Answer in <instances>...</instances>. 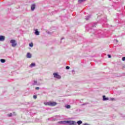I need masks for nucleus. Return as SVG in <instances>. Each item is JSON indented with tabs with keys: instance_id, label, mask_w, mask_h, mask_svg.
<instances>
[{
	"instance_id": "f257e3e1",
	"label": "nucleus",
	"mask_w": 125,
	"mask_h": 125,
	"mask_svg": "<svg viewBox=\"0 0 125 125\" xmlns=\"http://www.w3.org/2000/svg\"><path fill=\"white\" fill-rule=\"evenodd\" d=\"M10 42L12 44V46L13 47H15V46L17 45V43L16 42V41H15V40H11Z\"/></svg>"
},
{
	"instance_id": "f03ea898",
	"label": "nucleus",
	"mask_w": 125,
	"mask_h": 125,
	"mask_svg": "<svg viewBox=\"0 0 125 125\" xmlns=\"http://www.w3.org/2000/svg\"><path fill=\"white\" fill-rule=\"evenodd\" d=\"M65 123H67L70 125H77V123L76 122L73 121H65Z\"/></svg>"
},
{
	"instance_id": "7ed1b4c3",
	"label": "nucleus",
	"mask_w": 125,
	"mask_h": 125,
	"mask_svg": "<svg viewBox=\"0 0 125 125\" xmlns=\"http://www.w3.org/2000/svg\"><path fill=\"white\" fill-rule=\"evenodd\" d=\"M54 78H56V79H61V76L60 75H58V74L56 73H54L53 74Z\"/></svg>"
},
{
	"instance_id": "20e7f679",
	"label": "nucleus",
	"mask_w": 125,
	"mask_h": 125,
	"mask_svg": "<svg viewBox=\"0 0 125 125\" xmlns=\"http://www.w3.org/2000/svg\"><path fill=\"white\" fill-rule=\"evenodd\" d=\"M57 103L54 102H50V106H56Z\"/></svg>"
},
{
	"instance_id": "39448f33",
	"label": "nucleus",
	"mask_w": 125,
	"mask_h": 125,
	"mask_svg": "<svg viewBox=\"0 0 125 125\" xmlns=\"http://www.w3.org/2000/svg\"><path fill=\"white\" fill-rule=\"evenodd\" d=\"M5 38L3 36H0V41L3 42L4 41Z\"/></svg>"
},
{
	"instance_id": "423d86ee",
	"label": "nucleus",
	"mask_w": 125,
	"mask_h": 125,
	"mask_svg": "<svg viewBox=\"0 0 125 125\" xmlns=\"http://www.w3.org/2000/svg\"><path fill=\"white\" fill-rule=\"evenodd\" d=\"M35 8H36V5L33 4L31 5V10L33 11L35 10Z\"/></svg>"
},
{
	"instance_id": "0eeeda50",
	"label": "nucleus",
	"mask_w": 125,
	"mask_h": 125,
	"mask_svg": "<svg viewBox=\"0 0 125 125\" xmlns=\"http://www.w3.org/2000/svg\"><path fill=\"white\" fill-rule=\"evenodd\" d=\"M27 58H31V57H32V55H31L30 53H28L27 54Z\"/></svg>"
},
{
	"instance_id": "6e6552de",
	"label": "nucleus",
	"mask_w": 125,
	"mask_h": 125,
	"mask_svg": "<svg viewBox=\"0 0 125 125\" xmlns=\"http://www.w3.org/2000/svg\"><path fill=\"white\" fill-rule=\"evenodd\" d=\"M44 104L46 106L48 105V106H50V102H44Z\"/></svg>"
},
{
	"instance_id": "1a4fd4ad",
	"label": "nucleus",
	"mask_w": 125,
	"mask_h": 125,
	"mask_svg": "<svg viewBox=\"0 0 125 125\" xmlns=\"http://www.w3.org/2000/svg\"><path fill=\"white\" fill-rule=\"evenodd\" d=\"M103 100L104 101H105L106 100H109V98H106V96H103Z\"/></svg>"
},
{
	"instance_id": "9d476101",
	"label": "nucleus",
	"mask_w": 125,
	"mask_h": 125,
	"mask_svg": "<svg viewBox=\"0 0 125 125\" xmlns=\"http://www.w3.org/2000/svg\"><path fill=\"white\" fill-rule=\"evenodd\" d=\"M35 35H36V36H39V35H40V32H39L38 31V29H36V30H35Z\"/></svg>"
},
{
	"instance_id": "9b49d317",
	"label": "nucleus",
	"mask_w": 125,
	"mask_h": 125,
	"mask_svg": "<svg viewBox=\"0 0 125 125\" xmlns=\"http://www.w3.org/2000/svg\"><path fill=\"white\" fill-rule=\"evenodd\" d=\"M86 0H78V2L79 3H82V2H83V1H85Z\"/></svg>"
},
{
	"instance_id": "f8f14e48",
	"label": "nucleus",
	"mask_w": 125,
	"mask_h": 125,
	"mask_svg": "<svg viewBox=\"0 0 125 125\" xmlns=\"http://www.w3.org/2000/svg\"><path fill=\"white\" fill-rule=\"evenodd\" d=\"M0 62H1V63H4L5 62V60L4 59H0Z\"/></svg>"
},
{
	"instance_id": "ddd939ff",
	"label": "nucleus",
	"mask_w": 125,
	"mask_h": 125,
	"mask_svg": "<svg viewBox=\"0 0 125 125\" xmlns=\"http://www.w3.org/2000/svg\"><path fill=\"white\" fill-rule=\"evenodd\" d=\"M77 124H78V125H80L83 124V122H82V121H79L78 122H77Z\"/></svg>"
},
{
	"instance_id": "4468645a",
	"label": "nucleus",
	"mask_w": 125,
	"mask_h": 125,
	"mask_svg": "<svg viewBox=\"0 0 125 125\" xmlns=\"http://www.w3.org/2000/svg\"><path fill=\"white\" fill-rule=\"evenodd\" d=\"M30 66L31 67H35V66H36V63H31Z\"/></svg>"
},
{
	"instance_id": "2eb2a0df",
	"label": "nucleus",
	"mask_w": 125,
	"mask_h": 125,
	"mask_svg": "<svg viewBox=\"0 0 125 125\" xmlns=\"http://www.w3.org/2000/svg\"><path fill=\"white\" fill-rule=\"evenodd\" d=\"M65 107L67 108V109H70V108H71V106H70V105H67L65 106Z\"/></svg>"
},
{
	"instance_id": "dca6fc26",
	"label": "nucleus",
	"mask_w": 125,
	"mask_h": 125,
	"mask_svg": "<svg viewBox=\"0 0 125 125\" xmlns=\"http://www.w3.org/2000/svg\"><path fill=\"white\" fill-rule=\"evenodd\" d=\"M29 46H30V47H33V46H34V44H33V43H30Z\"/></svg>"
},
{
	"instance_id": "f3484780",
	"label": "nucleus",
	"mask_w": 125,
	"mask_h": 125,
	"mask_svg": "<svg viewBox=\"0 0 125 125\" xmlns=\"http://www.w3.org/2000/svg\"><path fill=\"white\" fill-rule=\"evenodd\" d=\"M12 116V113H9V114H8V117H11Z\"/></svg>"
},
{
	"instance_id": "a211bd4d",
	"label": "nucleus",
	"mask_w": 125,
	"mask_h": 125,
	"mask_svg": "<svg viewBox=\"0 0 125 125\" xmlns=\"http://www.w3.org/2000/svg\"><path fill=\"white\" fill-rule=\"evenodd\" d=\"M123 61H125V57L122 58Z\"/></svg>"
},
{
	"instance_id": "6ab92c4d",
	"label": "nucleus",
	"mask_w": 125,
	"mask_h": 125,
	"mask_svg": "<svg viewBox=\"0 0 125 125\" xmlns=\"http://www.w3.org/2000/svg\"><path fill=\"white\" fill-rule=\"evenodd\" d=\"M69 69H70V67H69V66H66V70H69Z\"/></svg>"
},
{
	"instance_id": "aec40b11",
	"label": "nucleus",
	"mask_w": 125,
	"mask_h": 125,
	"mask_svg": "<svg viewBox=\"0 0 125 125\" xmlns=\"http://www.w3.org/2000/svg\"><path fill=\"white\" fill-rule=\"evenodd\" d=\"M33 97H34V99H37V96L34 95V96H33Z\"/></svg>"
},
{
	"instance_id": "412c9836",
	"label": "nucleus",
	"mask_w": 125,
	"mask_h": 125,
	"mask_svg": "<svg viewBox=\"0 0 125 125\" xmlns=\"http://www.w3.org/2000/svg\"><path fill=\"white\" fill-rule=\"evenodd\" d=\"M35 88H36V89H37V90H39V89H40V87H36Z\"/></svg>"
},
{
	"instance_id": "4be33fe9",
	"label": "nucleus",
	"mask_w": 125,
	"mask_h": 125,
	"mask_svg": "<svg viewBox=\"0 0 125 125\" xmlns=\"http://www.w3.org/2000/svg\"><path fill=\"white\" fill-rule=\"evenodd\" d=\"M34 84H37V81H34Z\"/></svg>"
},
{
	"instance_id": "5701e85b",
	"label": "nucleus",
	"mask_w": 125,
	"mask_h": 125,
	"mask_svg": "<svg viewBox=\"0 0 125 125\" xmlns=\"http://www.w3.org/2000/svg\"><path fill=\"white\" fill-rule=\"evenodd\" d=\"M108 58H111V55H108Z\"/></svg>"
},
{
	"instance_id": "b1692460",
	"label": "nucleus",
	"mask_w": 125,
	"mask_h": 125,
	"mask_svg": "<svg viewBox=\"0 0 125 125\" xmlns=\"http://www.w3.org/2000/svg\"><path fill=\"white\" fill-rule=\"evenodd\" d=\"M84 125H87V124H84Z\"/></svg>"
}]
</instances>
